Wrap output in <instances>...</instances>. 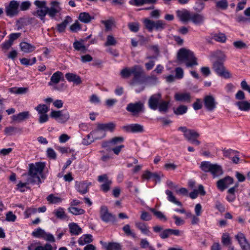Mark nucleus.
<instances>
[{"mask_svg": "<svg viewBox=\"0 0 250 250\" xmlns=\"http://www.w3.org/2000/svg\"><path fill=\"white\" fill-rule=\"evenodd\" d=\"M61 80H64L63 73L61 71H58L53 74L51 77L50 81L48 83V84L49 86H51L53 83H58Z\"/></svg>", "mask_w": 250, "mask_h": 250, "instance_id": "obj_20", "label": "nucleus"}, {"mask_svg": "<svg viewBox=\"0 0 250 250\" xmlns=\"http://www.w3.org/2000/svg\"><path fill=\"white\" fill-rule=\"evenodd\" d=\"M21 50L25 53H30L33 52L36 47L31 44L22 42L20 43Z\"/></svg>", "mask_w": 250, "mask_h": 250, "instance_id": "obj_24", "label": "nucleus"}, {"mask_svg": "<svg viewBox=\"0 0 250 250\" xmlns=\"http://www.w3.org/2000/svg\"><path fill=\"white\" fill-rule=\"evenodd\" d=\"M148 105L151 109H158L160 112L166 113L168 111L169 102L163 100L161 94L158 93L150 97L148 101Z\"/></svg>", "mask_w": 250, "mask_h": 250, "instance_id": "obj_3", "label": "nucleus"}, {"mask_svg": "<svg viewBox=\"0 0 250 250\" xmlns=\"http://www.w3.org/2000/svg\"><path fill=\"white\" fill-rule=\"evenodd\" d=\"M174 98L176 101L190 103L191 102V96L189 93H176Z\"/></svg>", "mask_w": 250, "mask_h": 250, "instance_id": "obj_17", "label": "nucleus"}, {"mask_svg": "<svg viewBox=\"0 0 250 250\" xmlns=\"http://www.w3.org/2000/svg\"><path fill=\"white\" fill-rule=\"evenodd\" d=\"M65 78L69 82H73L76 84H79L82 83L81 77L74 73H67L65 75Z\"/></svg>", "mask_w": 250, "mask_h": 250, "instance_id": "obj_27", "label": "nucleus"}, {"mask_svg": "<svg viewBox=\"0 0 250 250\" xmlns=\"http://www.w3.org/2000/svg\"><path fill=\"white\" fill-rule=\"evenodd\" d=\"M72 21V18L70 16H67L62 22L57 25L56 29L57 31L59 33L64 32L68 24Z\"/></svg>", "mask_w": 250, "mask_h": 250, "instance_id": "obj_19", "label": "nucleus"}, {"mask_svg": "<svg viewBox=\"0 0 250 250\" xmlns=\"http://www.w3.org/2000/svg\"><path fill=\"white\" fill-rule=\"evenodd\" d=\"M205 19V17L202 14L195 13L191 14L190 20L195 24L199 25L204 22Z\"/></svg>", "mask_w": 250, "mask_h": 250, "instance_id": "obj_25", "label": "nucleus"}, {"mask_svg": "<svg viewBox=\"0 0 250 250\" xmlns=\"http://www.w3.org/2000/svg\"><path fill=\"white\" fill-rule=\"evenodd\" d=\"M27 87H12L10 88V91L16 94H23L28 91Z\"/></svg>", "mask_w": 250, "mask_h": 250, "instance_id": "obj_45", "label": "nucleus"}, {"mask_svg": "<svg viewBox=\"0 0 250 250\" xmlns=\"http://www.w3.org/2000/svg\"><path fill=\"white\" fill-rule=\"evenodd\" d=\"M44 167L45 164L43 162L29 164L28 172V183L40 185L42 182L39 176L42 174Z\"/></svg>", "mask_w": 250, "mask_h": 250, "instance_id": "obj_2", "label": "nucleus"}, {"mask_svg": "<svg viewBox=\"0 0 250 250\" xmlns=\"http://www.w3.org/2000/svg\"><path fill=\"white\" fill-rule=\"evenodd\" d=\"M98 129L101 131H109L113 132L115 130L116 124L113 122H109L107 124L98 123L97 124Z\"/></svg>", "mask_w": 250, "mask_h": 250, "instance_id": "obj_18", "label": "nucleus"}, {"mask_svg": "<svg viewBox=\"0 0 250 250\" xmlns=\"http://www.w3.org/2000/svg\"><path fill=\"white\" fill-rule=\"evenodd\" d=\"M188 106L185 105H180L174 109V113L176 115H183L187 112Z\"/></svg>", "mask_w": 250, "mask_h": 250, "instance_id": "obj_41", "label": "nucleus"}, {"mask_svg": "<svg viewBox=\"0 0 250 250\" xmlns=\"http://www.w3.org/2000/svg\"><path fill=\"white\" fill-rule=\"evenodd\" d=\"M37 211L36 208H27L24 212V216L25 218H29L31 214L35 213Z\"/></svg>", "mask_w": 250, "mask_h": 250, "instance_id": "obj_62", "label": "nucleus"}, {"mask_svg": "<svg viewBox=\"0 0 250 250\" xmlns=\"http://www.w3.org/2000/svg\"><path fill=\"white\" fill-rule=\"evenodd\" d=\"M53 214L60 220H68L69 217L65 212L64 208L59 207L54 210Z\"/></svg>", "mask_w": 250, "mask_h": 250, "instance_id": "obj_21", "label": "nucleus"}, {"mask_svg": "<svg viewBox=\"0 0 250 250\" xmlns=\"http://www.w3.org/2000/svg\"><path fill=\"white\" fill-rule=\"evenodd\" d=\"M203 102L205 107L207 111L211 112L215 109L217 103L213 96H206L204 98Z\"/></svg>", "mask_w": 250, "mask_h": 250, "instance_id": "obj_12", "label": "nucleus"}, {"mask_svg": "<svg viewBox=\"0 0 250 250\" xmlns=\"http://www.w3.org/2000/svg\"><path fill=\"white\" fill-rule=\"evenodd\" d=\"M126 110L133 116H138L145 111L144 104L141 101L129 103Z\"/></svg>", "mask_w": 250, "mask_h": 250, "instance_id": "obj_6", "label": "nucleus"}, {"mask_svg": "<svg viewBox=\"0 0 250 250\" xmlns=\"http://www.w3.org/2000/svg\"><path fill=\"white\" fill-rule=\"evenodd\" d=\"M123 130L128 133H143L144 132V128L142 125L138 124H133L124 125L122 127Z\"/></svg>", "mask_w": 250, "mask_h": 250, "instance_id": "obj_13", "label": "nucleus"}, {"mask_svg": "<svg viewBox=\"0 0 250 250\" xmlns=\"http://www.w3.org/2000/svg\"><path fill=\"white\" fill-rule=\"evenodd\" d=\"M177 58L179 61H185L186 66L188 68L192 67L198 64L197 59L193 52L185 48H182L179 50Z\"/></svg>", "mask_w": 250, "mask_h": 250, "instance_id": "obj_4", "label": "nucleus"}, {"mask_svg": "<svg viewBox=\"0 0 250 250\" xmlns=\"http://www.w3.org/2000/svg\"><path fill=\"white\" fill-rule=\"evenodd\" d=\"M212 69L218 75L225 78H229L231 76L230 73L226 70L223 62L220 61L214 62L212 65Z\"/></svg>", "mask_w": 250, "mask_h": 250, "instance_id": "obj_9", "label": "nucleus"}, {"mask_svg": "<svg viewBox=\"0 0 250 250\" xmlns=\"http://www.w3.org/2000/svg\"><path fill=\"white\" fill-rule=\"evenodd\" d=\"M68 210L69 212L75 215L83 214L85 213L84 209L74 207H69Z\"/></svg>", "mask_w": 250, "mask_h": 250, "instance_id": "obj_42", "label": "nucleus"}, {"mask_svg": "<svg viewBox=\"0 0 250 250\" xmlns=\"http://www.w3.org/2000/svg\"><path fill=\"white\" fill-rule=\"evenodd\" d=\"M233 182V179L229 176H227L218 181L217 182V186L220 190L223 191L225 189L229 187V185H231Z\"/></svg>", "mask_w": 250, "mask_h": 250, "instance_id": "obj_15", "label": "nucleus"}, {"mask_svg": "<svg viewBox=\"0 0 250 250\" xmlns=\"http://www.w3.org/2000/svg\"><path fill=\"white\" fill-rule=\"evenodd\" d=\"M34 250H56L53 249V248L51 244L46 243L44 246H38L36 247Z\"/></svg>", "mask_w": 250, "mask_h": 250, "instance_id": "obj_61", "label": "nucleus"}, {"mask_svg": "<svg viewBox=\"0 0 250 250\" xmlns=\"http://www.w3.org/2000/svg\"><path fill=\"white\" fill-rule=\"evenodd\" d=\"M76 187L77 190L82 194H84L88 191V185L84 182L79 183Z\"/></svg>", "mask_w": 250, "mask_h": 250, "instance_id": "obj_35", "label": "nucleus"}, {"mask_svg": "<svg viewBox=\"0 0 250 250\" xmlns=\"http://www.w3.org/2000/svg\"><path fill=\"white\" fill-rule=\"evenodd\" d=\"M233 45L236 49H245L248 47L247 45L241 40L234 42Z\"/></svg>", "mask_w": 250, "mask_h": 250, "instance_id": "obj_51", "label": "nucleus"}, {"mask_svg": "<svg viewBox=\"0 0 250 250\" xmlns=\"http://www.w3.org/2000/svg\"><path fill=\"white\" fill-rule=\"evenodd\" d=\"M157 78L154 75L150 76H146L145 75L143 80V82H144L143 83L146 85H154L157 83Z\"/></svg>", "mask_w": 250, "mask_h": 250, "instance_id": "obj_32", "label": "nucleus"}, {"mask_svg": "<svg viewBox=\"0 0 250 250\" xmlns=\"http://www.w3.org/2000/svg\"><path fill=\"white\" fill-rule=\"evenodd\" d=\"M68 227L71 235H78L82 233V229L75 223H69Z\"/></svg>", "mask_w": 250, "mask_h": 250, "instance_id": "obj_29", "label": "nucleus"}, {"mask_svg": "<svg viewBox=\"0 0 250 250\" xmlns=\"http://www.w3.org/2000/svg\"><path fill=\"white\" fill-rule=\"evenodd\" d=\"M151 215L147 212L143 211L142 212L140 219L145 221H148L151 219Z\"/></svg>", "mask_w": 250, "mask_h": 250, "instance_id": "obj_63", "label": "nucleus"}, {"mask_svg": "<svg viewBox=\"0 0 250 250\" xmlns=\"http://www.w3.org/2000/svg\"><path fill=\"white\" fill-rule=\"evenodd\" d=\"M138 68L139 65H137L131 68L125 67L121 70L120 72L121 76L123 78H128L130 77L133 72H135V69Z\"/></svg>", "mask_w": 250, "mask_h": 250, "instance_id": "obj_26", "label": "nucleus"}, {"mask_svg": "<svg viewBox=\"0 0 250 250\" xmlns=\"http://www.w3.org/2000/svg\"><path fill=\"white\" fill-rule=\"evenodd\" d=\"M117 43V41L112 35H108L106 42H105V46L115 45Z\"/></svg>", "mask_w": 250, "mask_h": 250, "instance_id": "obj_55", "label": "nucleus"}, {"mask_svg": "<svg viewBox=\"0 0 250 250\" xmlns=\"http://www.w3.org/2000/svg\"><path fill=\"white\" fill-rule=\"evenodd\" d=\"M165 26V22L161 20H158L155 21L154 29L156 30H160L164 29Z\"/></svg>", "mask_w": 250, "mask_h": 250, "instance_id": "obj_60", "label": "nucleus"}, {"mask_svg": "<svg viewBox=\"0 0 250 250\" xmlns=\"http://www.w3.org/2000/svg\"><path fill=\"white\" fill-rule=\"evenodd\" d=\"M98 181L100 183L104 182L103 184L101 185L100 187L102 191L104 192H107L110 190V187L112 182L111 180L108 179L107 174H104L99 176L98 177Z\"/></svg>", "mask_w": 250, "mask_h": 250, "instance_id": "obj_14", "label": "nucleus"}, {"mask_svg": "<svg viewBox=\"0 0 250 250\" xmlns=\"http://www.w3.org/2000/svg\"><path fill=\"white\" fill-rule=\"evenodd\" d=\"M35 109L40 114H46L49 110V107L44 104H40Z\"/></svg>", "mask_w": 250, "mask_h": 250, "instance_id": "obj_43", "label": "nucleus"}, {"mask_svg": "<svg viewBox=\"0 0 250 250\" xmlns=\"http://www.w3.org/2000/svg\"><path fill=\"white\" fill-rule=\"evenodd\" d=\"M34 4L37 7L36 11L33 14L38 17L43 23L45 22V17L48 15L52 19H55L56 16L59 14L62 10L60 6V3L57 1L53 0L50 2V7H48L45 0H36Z\"/></svg>", "mask_w": 250, "mask_h": 250, "instance_id": "obj_1", "label": "nucleus"}, {"mask_svg": "<svg viewBox=\"0 0 250 250\" xmlns=\"http://www.w3.org/2000/svg\"><path fill=\"white\" fill-rule=\"evenodd\" d=\"M92 236L91 234H84L78 240V243L80 245H84L85 244H89L92 241Z\"/></svg>", "mask_w": 250, "mask_h": 250, "instance_id": "obj_38", "label": "nucleus"}, {"mask_svg": "<svg viewBox=\"0 0 250 250\" xmlns=\"http://www.w3.org/2000/svg\"><path fill=\"white\" fill-rule=\"evenodd\" d=\"M132 74L133 77L130 82L131 86H135L138 83L143 84V80L145 75H144V70L140 66H139L138 68L135 69V72H133Z\"/></svg>", "mask_w": 250, "mask_h": 250, "instance_id": "obj_10", "label": "nucleus"}, {"mask_svg": "<svg viewBox=\"0 0 250 250\" xmlns=\"http://www.w3.org/2000/svg\"><path fill=\"white\" fill-rule=\"evenodd\" d=\"M124 138L121 136L115 137L112 138L110 140L112 147L123 143L124 141Z\"/></svg>", "mask_w": 250, "mask_h": 250, "instance_id": "obj_53", "label": "nucleus"}, {"mask_svg": "<svg viewBox=\"0 0 250 250\" xmlns=\"http://www.w3.org/2000/svg\"><path fill=\"white\" fill-rule=\"evenodd\" d=\"M93 19V17H91L87 12H82L79 14V20L84 23H89Z\"/></svg>", "mask_w": 250, "mask_h": 250, "instance_id": "obj_39", "label": "nucleus"}, {"mask_svg": "<svg viewBox=\"0 0 250 250\" xmlns=\"http://www.w3.org/2000/svg\"><path fill=\"white\" fill-rule=\"evenodd\" d=\"M150 210L154 214V215L161 221H166L167 220L166 217L160 211L157 210L156 209L151 208Z\"/></svg>", "mask_w": 250, "mask_h": 250, "instance_id": "obj_46", "label": "nucleus"}, {"mask_svg": "<svg viewBox=\"0 0 250 250\" xmlns=\"http://www.w3.org/2000/svg\"><path fill=\"white\" fill-rule=\"evenodd\" d=\"M212 165L213 164H211L209 162L204 161L201 163L200 167L204 172H208L210 171Z\"/></svg>", "mask_w": 250, "mask_h": 250, "instance_id": "obj_48", "label": "nucleus"}, {"mask_svg": "<svg viewBox=\"0 0 250 250\" xmlns=\"http://www.w3.org/2000/svg\"><path fill=\"white\" fill-rule=\"evenodd\" d=\"M19 2L15 0L10 1L8 5L5 7V13L7 16L13 17L19 13Z\"/></svg>", "mask_w": 250, "mask_h": 250, "instance_id": "obj_11", "label": "nucleus"}, {"mask_svg": "<svg viewBox=\"0 0 250 250\" xmlns=\"http://www.w3.org/2000/svg\"><path fill=\"white\" fill-rule=\"evenodd\" d=\"M211 36L213 40L219 42L225 43L227 41V37L223 33L219 32L216 33H212Z\"/></svg>", "mask_w": 250, "mask_h": 250, "instance_id": "obj_31", "label": "nucleus"}, {"mask_svg": "<svg viewBox=\"0 0 250 250\" xmlns=\"http://www.w3.org/2000/svg\"><path fill=\"white\" fill-rule=\"evenodd\" d=\"M90 135L93 136L94 140H97L104 138L106 136V133L98 129L97 127L96 129H94L90 132Z\"/></svg>", "mask_w": 250, "mask_h": 250, "instance_id": "obj_37", "label": "nucleus"}, {"mask_svg": "<svg viewBox=\"0 0 250 250\" xmlns=\"http://www.w3.org/2000/svg\"><path fill=\"white\" fill-rule=\"evenodd\" d=\"M12 44L13 43L11 42H10L9 40L5 41L1 45L2 50L5 53L7 50H8L11 47Z\"/></svg>", "mask_w": 250, "mask_h": 250, "instance_id": "obj_64", "label": "nucleus"}, {"mask_svg": "<svg viewBox=\"0 0 250 250\" xmlns=\"http://www.w3.org/2000/svg\"><path fill=\"white\" fill-rule=\"evenodd\" d=\"M176 193L179 195L187 196L188 195V190L185 188H178L177 187L173 188Z\"/></svg>", "mask_w": 250, "mask_h": 250, "instance_id": "obj_54", "label": "nucleus"}, {"mask_svg": "<svg viewBox=\"0 0 250 250\" xmlns=\"http://www.w3.org/2000/svg\"><path fill=\"white\" fill-rule=\"evenodd\" d=\"M123 230L127 236H131L133 238L136 237L135 233L132 232L130 229V226L128 224L125 225L123 228Z\"/></svg>", "mask_w": 250, "mask_h": 250, "instance_id": "obj_57", "label": "nucleus"}, {"mask_svg": "<svg viewBox=\"0 0 250 250\" xmlns=\"http://www.w3.org/2000/svg\"><path fill=\"white\" fill-rule=\"evenodd\" d=\"M222 243L224 245H229L231 243L230 237L228 233H224L222 236Z\"/></svg>", "mask_w": 250, "mask_h": 250, "instance_id": "obj_52", "label": "nucleus"}, {"mask_svg": "<svg viewBox=\"0 0 250 250\" xmlns=\"http://www.w3.org/2000/svg\"><path fill=\"white\" fill-rule=\"evenodd\" d=\"M31 5V3L29 1H22L20 6V9L21 11H26L28 10Z\"/></svg>", "mask_w": 250, "mask_h": 250, "instance_id": "obj_59", "label": "nucleus"}, {"mask_svg": "<svg viewBox=\"0 0 250 250\" xmlns=\"http://www.w3.org/2000/svg\"><path fill=\"white\" fill-rule=\"evenodd\" d=\"M184 69L181 67H176L173 71V80H181L184 78Z\"/></svg>", "mask_w": 250, "mask_h": 250, "instance_id": "obj_36", "label": "nucleus"}, {"mask_svg": "<svg viewBox=\"0 0 250 250\" xmlns=\"http://www.w3.org/2000/svg\"><path fill=\"white\" fill-rule=\"evenodd\" d=\"M144 23L146 26V28L149 31L152 32L154 29V23L155 21L150 20L146 19L144 21Z\"/></svg>", "mask_w": 250, "mask_h": 250, "instance_id": "obj_49", "label": "nucleus"}, {"mask_svg": "<svg viewBox=\"0 0 250 250\" xmlns=\"http://www.w3.org/2000/svg\"><path fill=\"white\" fill-rule=\"evenodd\" d=\"M176 16L183 22H187L190 19L191 14L187 9H182L176 11Z\"/></svg>", "mask_w": 250, "mask_h": 250, "instance_id": "obj_16", "label": "nucleus"}, {"mask_svg": "<svg viewBox=\"0 0 250 250\" xmlns=\"http://www.w3.org/2000/svg\"><path fill=\"white\" fill-rule=\"evenodd\" d=\"M235 238L238 240L241 246H243V245L248 242L245 234L242 232L238 233L237 235L235 236Z\"/></svg>", "mask_w": 250, "mask_h": 250, "instance_id": "obj_47", "label": "nucleus"}, {"mask_svg": "<svg viewBox=\"0 0 250 250\" xmlns=\"http://www.w3.org/2000/svg\"><path fill=\"white\" fill-rule=\"evenodd\" d=\"M100 243L103 245L106 250H122V246L119 243L109 242L107 244L101 241Z\"/></svg>", "mask_w": 250, "mask_h": 250, "instance_id": "obj_22", "label": "nucleus"}, {"mask_svg": "<svg viewBox=\"0 0 250 250\" xmlns=\"http://www.w3.org/2000/svg\"><path fill=\"white\" fill-rule=\"evenodd\" d=\"M84 40H81L80 41H75L73 44V47L75 50L77 51H81L84 53L87 51L86 47L84 45Z\"/></svg>", "mask_w": 250, "mask_h": 250, "instance_id": "obj_28", "label": "nucleus"}, {"mask_svg": "<svg viewBox=\"0 0 250 250\" xmlns=\"http://www.w3.org/2000/svg\"><path fill=\"white\" fill-rule=\"evenodd\" d=\"M238 108L241 111H248L250 110V103L247 101H240L235 103Z\"/></svg>", "mask_w": 250, "mask_h": 250, "instance_id": "obj_33", "label": "nucleus"}, {"mask_svg": "<svg viewBox=\"0 0 250 250\" xmlns=\"http://www.w3.org/2000/svg\"><path fill=\"white\" fill-rule=\"evenodd\" d=\"M100 216L101 219L106 223H115L116 222V216L109 212L106 206H102L100 209Z\"/></svg>", "mask_w": 250, "mask_h": 250, "instance_id": "obj_8", "label": "nucleus"}, {"mask_svg": "<svg viewBox=\"0 0 250 250\" xmlns=\"http://www.w3.org/2000/svg\"><path fill=\"white\" fill-rule=\"evenodd\" d=\"M50 116L61 124L66 123L70 118L69 113L66 110H52L50 113Z\"/></svg>", "mask_w": 250, "mask_h": 250, "instance_id": "obj_7", "label": "nucleus"}, {"mask_svg": "<svg viewBox=\"0 0 250 250\" xmlns=\"http://www.w3.org/2000/svg\"><path fill=\"white\" fill-rule=\"evenodd\" d=\"M129 29L133 32H137L139 29V24L138 22H129L128 23Z\"/></svg>", "mask_w": 250, "mask_h": 250, "instance_id": "obj_56", "label": "nucleus"}, {"mask_svg": "<svg viewBox=\"0 0 250 250\" xmlns=\"http://www.w3.org/2000/svg\"><path fill=\"white\" fill-rule=\"evenodd\" d=\"M47 201L50 204H56L62 202V199L57 196H55L53 194L49 195L46 198Z\"/></svg>", "mask_w": 250, "mask_h": 250, "instance_id": "obj_44", "label": "nucleus"}, {"mask_svg": "<svg viewBox=\"0 0 250 250\" xmlns=\"http://www.w3.org/2000/svg\"><path fill=\"white\" fill-rule=\"evenodd\" d=\"M30 117V113L29 111H24L20 112L17 115H13L11 118L13 121H17L18 122H21L27 119Z\"/></svg>", "mask_w": 250, "mask_h": 250, "instance_id": "obj_23", "label": "nucleus"}, {"mask_svg": "<svg viewBox=\"0 0 250 250\" xmlns=\"http://www.w3.org/2000/svg\"><path fill=\"white\" fill-rule=\"evenodd\" d=\"M215 7L216 8L222 10H226L228 7V1L227 0H220L215 1Z\"/></svg>", "mask_w": 250, "mask_h": 250, "instance_id": "obj_40", "label": "nucleus"}, {"mask_svg": "<svg viewBox=\"0 0 250 250\" xmlns=\"http://www.w3.org/2000/svg\"><path fill=\"white\" fill-rule=\"evenodd\" d=\"M209 172L211 173L213 178H215L222 175L223 172L222 168L220 165L217 164H213Z\"/></svg>", "mask_w": 250, "mask_h": 250, "instance_id": "obj_30", "label": "nucleus"}, {"mask_svg": "<svg viewBox=\"0 0 250 250\" xmlns=\"http://www.w3.org/2000/svg\"><path fill=\"white\" fill-rule=\"evenodd\" d=\"M178 130L181 131L185 139L192 145L197 146L200 145L201 142L198 140L200 134L197 131L188 129L186 126H180L178 128Z\"/></svg>", "mask_w": 250, "mask_h": 250, "instance_id": "obj_5", "label": "nucleus"}, {"mask_svg": "<svg viewBox=\"0 0 250 250\" xmlns=\"http://www.w3.org/2000/svg\"><path fill=\"white\" fill-rule=\"evenodd\" d=\"M135 225L137 229L141 230L142 233L149 235L150 231L146 224L142 222H136L135 223Z\"/></svg>", "mask_w": 250, "mask_h": 250, "instance_id": "obj_34", "label": "nucleus"}, {"mask_svg": "<svg viewBox=\"0 0 250 250\" xmlns=\"http://www.w3.org/2000/svg\"><path fill=\"white\" fill-rule=\"evenodd\" d=\"M45 232V231L43 229L39 228L32 232V235L36 238H43Z\"/></svg>", "mask_w": 250, "mask_h": 250, "instance_id": "obj_50", "label": "nucleus"}, {"mask_svg": "<svg viewBox=\"0 0 250 250\" xmlns=\"http://www.w3.org/2000/svg\"><path fill=\"white\" fill-rule=\"evenodd\" d=\"M94 140L93 136L90 135V133L86 135V136L83 139L82 143L83 145L87 146L94 142Z\"/></svg>", "mask_w": 250, "mask_h": 250, "instance_id": "obj_58", "label": "nucleus"}]
</instances>
